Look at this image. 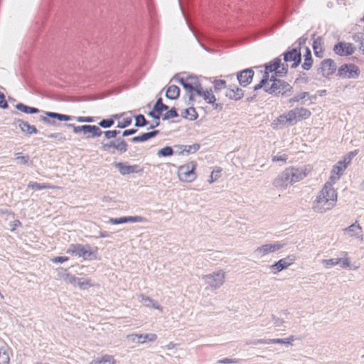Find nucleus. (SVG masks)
I'll return each mask as SVG.
<instances>
[{
    "label": "nucleus",
    "mask_w": 364,
    "mask_h": 364,
    "mask_svg": "<svg viewBox=\"0 0 364 364\" xmlns=\"http://www.w3.org/2000/svg\"><path fill=\"white\" fill-rule=\"evenodd\" d=\"M285 245L286 243H282L280 242H275L273 244H264L258 247L255 250V253L259 255L260 257H263L269 253L274 252L281 250Z\"/></svg>",
    "instance_id": "10"
},
{
    "label": "nucleus",
    "mask_w": 364,
    "mask_h": 364,
    "mask_svg": "<svg viewBox=\"0 0 364 364\" xmlns=\"http://www.w3.org/2000/svg\"><path fill=\"white\" fill-rule=\"evenodd\" d=\"M296 111L298 121L306 119L311 115V111L304 107H296Z\"/></svg>",
    "instance_id": "25"
},
{
    "label": "nucleus",
    "mask_w": 364,
    "mask_h": 364,
    "mask_svg": "<svg viewBox=\"0 0 364 364\" xmlns=\"http://www.w3.org/2000/svg\"><path fill=\"white\" fill-rule=\"evenodd\" d=\"M272 75V83L264 89V92L274 96H289L293 87L284 80H281Z\"/></svg>",
    "instance_id": "3"
},
{
    "label": "nucleus",
    "mask_w": 364,
    "mask_h": 364,
    "mask_svg": "<svg viewBox=\"0 0 364 364\" xmlns=\"http://www.w3.org/2000/svg\"><path fill=\"white\" fill-rule=\"evenodd\" d=\"M345 232H347L350 237H355L356 238H360V240H363L362 235V228L358 223V222H355L353 224L350 225L348 228L343 230Z\"/></svg>",
    "instance_id": "16"
},
{
    "label": "nucleus",
    "mask_w": 364,
    "mask_h": 364,
    "mask_svg": "<svg viewBox=\"0 0 364 364\" xmlns=\"http://www.w3.org/2000/svg\"><path fill=\"white\" fill-rule=\"evenodd\" d=\"M284 114L286 117L285 120L288 122V124L294 125L297 122L298 119L296 108L289 110L288 112Z\"/></svg>",
    "instance_id": "29"
},
{
    "label": "nucleus",
    "mask_w": 364,
    "mask_h": 364,
    "mask_svg": "<svg viewBox=\"0 0 364 364\" xmlns=\"http://www.w3.org/2000/svg\"><path fill=\"white\" fill-rule=\"evenodd\" d=\"M97 252V247L92 248L89 245L71 244L66 252L73 256L82 257L84 259L90 258Z\"/></svg>",
    "instance_id": "4"
},
{
    "label": "nucleus",
    "mask_w": 364,
    "mask_h": 364,
    "mask_svg": "<svg viewBox=\"0 0 364 364\" xmlns=\"http://www.w3.org/2000/svg\"><path fill=\"white\" fill-rule=\"evenodd\" d=\"M204 100L208 103H214L216 100L215 95L213 93V91L210 90H203L201 87V95Z\"/></svg>",
    "instance_id": "34"
},
{
    "label": "nucleus",
    "mask_w": 364,
    "mask_h": 364,
    "mask_svg": "<svg viewBox=\"0 0 364 364\" xmlns=\"http://www.w3.org/2000/svg\"><path fill=\"white\" fill-rule=\"evenodd\" d=\"M46 114L49 117L55 118L60 121H70L72 119V117L69 115L59 114L56 112H46Z\"/></svg>",
    "instance_id": "35"
},
{
    "label": "nucleus",
    "mask_w": 364,
    "mask_h": 364,
    "mask_svg": "<svg viewBox=\"0 0 364 364\" xmlns=\"http://www.w3.org/2000/svg\"><path fill=\"white\" fill-rule=\"evenodd\" d=\"M264 72L268 73H274L273 76L278 77H285L288 73L289 65L282 63L280 58H274L272 61L264 65Z\"/></svg>",
    "instance_id": "5"
},
{
    "label": "nucleus",
    "mask_w": 364,
    "mask_h": 364,
    "mask_svg": "<svg viewBox=\"0 0 364 364\" xmlns=\"http://www.w3.org/2000/svg\"><path fill=\"white\" fill-rule=\"evenodd\" d=\"M173 153V151L171 147L165 146L159 151L158 155L159 156H171Z\"/></svg>",
    "instance_id": "39"
},
{
    "label": "nucleus",
    "mask_w": 364,
    "mask_h": 364,
    "mask_svg": "<svg viewBox=\"0 0 364 364\" xmlns=\"http://www.w3.org/2000/svg\"><path fill=\"white\" fill-rule=\"evenodd\" d=\"M17 159L20 160L21 163L26 164L29 159L28 156H18Z\"/></svg>",
    "instance_id": "63"
},
{
    "label": "nucleus",
    "mask_w": 364,
    "mask_h": 364,
    "mask_svg": "<svg viewBox=\"0 0 364 364\" xmlns=\"http://www.w3.org/2000/svg\"><path fill=\"white\" fill-rule=\"evenodd\" d=\"M272 160L274 162L280 161V162L284 163L287 160V155L285 154L279 153V154H277L276 156H273Z\"/></svg>",
    "instance_id": "46"
},
{
    "label": "nucleus",
    "mask_w": 364,
    "mask_h": 364,
    "mask_svg": "<svg viewBox=\"0 0 364 364\" xmlns=\"http://www.w3.org/2000/svg\"><path fill=\"white\" fill-rule=\"evenodd\" d=\"M286 117L284 114L279 115L277 119H275L272 124L271 127L273 129H278L279 128V126L284 127L288 124V122L285 120Z\"/></svg>",
    "instance_id": "28"
},
{
    "label": "nucleus",
    "mask_w": 364,
    "mask_h": 364,
    "mask_svg": "<svg viewBox=\"0 0 364 364\" xmlns=\"http://www.w3.org/2000/svg\"><path fill=\"white\" fill-rule=\"evenodd\" d=\"M178 117V113L174 108L171 109H167L164 114L163 115V119H173Z\"/></svg>",
    "instance_id": "40"
},
{
    "label": "nucleus",
    "mask_w": 364,
    "mask_h": 364,
    "mask_svg": "<svg viewBox=\"0 0 364 364\" xmlns=\"http://www.w3.org/2000/svg\"><path fill=\"white\" fill-rule=\"evenodd\" d=\"M16 108L24 113L26 114H36L39 112V109L35 107H31L28 106H26L22 103H18L16 105Z\"/></svg>",
    "instance_id": "31"
},
{
    "label": "nucleus",
    "mask_w": 364,
    "mask_h": 364,
    "mask_svg": "<svg viewBox=\"0 0 364 364\" xmlns=\"http://www.w3.org/2000/svg\"><path fill=\"white\" fill-rule=\"evenodd\" d=\"M136 221H139V220L136 217H134H134H128V218L123 217V218H111L110 219V223H112V224H120V223H127V222H136Z\"/></svg>",
    "instance_id": "36"
},
{
    "label": "nucleus",
    "mask_w": 364,
    "mask_h": 364,
    "mask_svg": "<svg viewBox=\"0 0 364 364\" xmlns=\"http://www.w3.org/2000/svg\"><path fill=\"white\" fill-rule=\"evenodd\" d=\"M28 188L32 190H42V189H58L59 187L51 185L50 183H38L36 182H30L28 184Z\"/></svg>",
    "instance_id": "22"
},
{
    "label": "nucleus",
    "mask_w": 364,
    "mask_h": 364,
    "mask_svg": "<svg viewBox=\"0 0 364 364\" xmlns=\"http://www.w3.org/2000/svg\"><path fill=\"white\" fill-rule=\"evenodd\" d=\"M146 124V120L145 117H144V115L139 114L136 117L135 125L136 127H143V126H145Z\"/></svg>",
    "instance_id": "43"
},
{
    "label": "nucleus",
    "mask_w": 364,
    "mask_h": 364,
    "mask_svg": "<svg viewBox=\"0 0 364 364\" xmlns=\"http://www.w3.org/2000/svg\"><path fill=\"white\" fill-rule=\"evenodd\" d=\"M313 58L311 56V52L310 49L306 47V51L304 55V63L301 65V68L305 70H309L312 67Z\"/></svg>",
    "instance_id": "21"
},
{
    "label": "nucleus",
    "mask_w": 364,
    "mask_h": 364,
    "mask_svg": "<svg viewBox=\"0 0 364 364\" xmlns=\"http://www.w3.org/2000/svg\"><path fill=\"white\" fill-rule=\"evenodd\" d=\"M168 109V106L162 102L161 98H159L157 100L154 109L149 112V114L159 120L161 117L163 118L164 112H166Z\"/></svg>",
    "instance_id": "15"
},
{
    "label": "nucleus",
    "mask_w": 364,
    "mask_h": 364,
    "mask_svg": "<svg viewBox=\"0 0 364 364\" xmlns=\"http://www.w3.org/2000/svg\"><path fill=\"white\" fill-rule=\"evenodd\" d=\"M340 263H341V266L342 268H346L350 266V262L348 261V259H341V261Z\"/></svg>",
    "instance_id": "60"
},
{
    "label": "nucleus",
    "mask_w": 364,
    "mask_h": 364,
    "mask_svg": "<svg viewBox=\"0 0 364 364\" xmlns=\"http://www.w3.org/2000/svg\"><path fill=\"white\" fill-rule=\"evenodd\" d=\"M8 107V103L5 100V97L3 92H0V107L1 108H6Z\"/></svg>",
    "instance_id": "56"
},
{
    "label": "nucleus",
    "mask_w": 364,
    "mask_h": 364,
    "mask_svg": "<svg viewBox=\"0 0 364 364\" xmlns=\"http://www.w3.org/2000/svg\"><path fill=\"white\" fill-rule=\"evenodd\" d=\"M77 122H92L94 118L92 117H77L75 118Z\"/></svg>",
    "instance_id": "53"
},
{
    "label": "nucleus",
    "mask_w": 364,
    "mask_h": 364,
    "mask_svg": "<svg viewBox=\"0 0 364 364\" xmlns=\"http://www.w3.org/2000/svg\"><path fill=\"white\" fill-rule=\"evenodd\" d=\"M196 166L197 164L195 161H190L181 166L178 170L179 180L186 183L193 181L197 176L196 172Z\"/></svg>",
    "instance_id": "6"
},
{
    "label": "nucleus",
    "mask_w": 364,
    "mask_h": 364,
    "mask_svg": "<svg viewBox=\"0 0 364 364\" xmlns=\"http://www.w3.org/2000/svg\"><path fill=\"white\" fill-rule=\"evenodd\" d=\"M348 65L344 64L341 65L338 70V75L339 76H344L348 73Z\"/></svg>",
    "instance_id": "51"
},
{
    "label": "nucleus",
    "mask_w": 364,
    "mask_h": 364,
    "mask_svg": "<svg viewBox=\"0 0 364 364\" xmlns=\"http://www.w3.org/2000/svg\"><path fill=\"white\" fill-rule=\"evenodd\" d=\"M336 70V65L332 59H325L321 64L318 69V73H321L324 77H328L332 75Z\"/></svg>",
    "instance_id": "11"
},
{
    "label": "nucleus",
    "mask_w": 364,
    "mask_h": 364,
    "mask_svg": "<svg viewBox=\"0 0 364 364\" xmlns=\"http://www.w3.org/2000/svg\"><path fill=\"white\" fill-rule=\"evenodd\" d=\"M346 168V165L344 164L343 166L341 165L334 166L332 168L331 172L333 173H336L338 175V178L340 177V176L343 173V171Z\"/></svg>",
    "instance_id": "41"
},
{
    "label": "nucleus",
    "mask_w": 364,
    "mask_h": 364,
    "mask_svg": "<svg viewBox=\"0 0 364 364\" xmlns=\"http://www.w3.org/2000/svg\"><path fill=\"white\" fill-rule=\"evenodd\" d=\"M321 41H322V39L321 37H317L316 39L314 40L313 45H312L314 55L318 58H321L323 56L322 55L323 50L321 48Z\"/></svg>",
    "instance_id": "26"
},
{
    "label": "nucleus",
    "mask_w": 364,
    "mask_h": 364,
    "mask_svg": "<svg viewBox=\"0 0 364 364\" xmlns=\"http://www.w3.org/2000/svg\"><path fill=\"white\" fill-rule=\"evenodd\" d=\"M114 120L112 119H102L99 122V125L102 128H108L112 126Z\"/></svg>",
    "instance_id": "48"
},
{
    "label": "nucleus",
    "mask_w": 364,
    "mask_h": 364,
    "mask_svg": "<svg viewBox=\"0 0 364 364\" xmlns=\"http://www.w3.org/2000/svg\"><path fill=\"white\" fill-rule=\"evenodd\" d=\"M308 173L306 167L286 168L272 181V185L277 189L285 190L289 186L306 178Z\"/></svg>",
    "instance_id": "1"
},
{
    "label": "nucleus",
    "mask_w": 364,
    "mask_h": 364,
    "mask_svg": "<svg viewBox=\"0 0 364 364\" xmlns=\"http://www.w3.org/2000/svg\"><path fill=\"white\" fill-rule=\"evenodd\" d=\"M244 96V91L237 86L231 85L229 87V99L239 100Z\"/></svg>",
    "instance_id": "20"
},
{
    "label": "nucleus",
    "mask_w": 364,
    "mask_h": 364,
    "mask_svg": "<svg viewBox=\"0 0 364 364\" xmlns=\"http://www.w3.org/2000/svg\"><path fill=\"white\" fill-rule=\"evenodd\" d=\"M106 363H111L112 364H115L116 360L114 357L110 355H105L100 358V359L97 361L99 364H104Z\"/></svg>",
    "instance_id": "38"
},
{
    "label": "nucleus",
    "mask_w": 364,
    "mask_h": 364,
    "mask_svg": "<svg viewBox=\"0 0 364 364\" xmlns=\"http://www.w3.org/2000/svg\"><path fill=\"white\" fill-rule=\"evenodd\" d=\"M294 340V336H290L289 337H288L287 338H283V341H284L283 344L291 343V342H292Z\"/></svg>",
    "instance_id": "64"
},
{
    "label": "nucleus",
    "mask_w": 364,
    "mask_h": 364,
    "mask_svg": "<svg viewBox=\"0 0 364 364\" xmlns=\"http://www.w3.org/2000/svg\"><path fill=\"white\" fill-rule=\"evenodd\" d=\"M181 115L182 117L188 120H195L198 117V114L195 108L192 107L181 111Z\"/></svg>",
    "instance_id": "24"
},
{
    "label": "nucleus",
    "mask_w": 364,
    "mask_h": 364,
    "mask_svg": "<svg viewBox=\"0 0 364 364\" xmlns=\"http://www.w3.org/2000/svg\"><path fill=\"white\" fill-rule=\"evenodd\" d=\"M132 123L131 117L123 118L122 121L118 122L117 127L119 128H125L128 127Z\"/></svg>",
    "instance_id": "45"
},
{
    "label": "nucleus",
    "mask_w": 364,
    "mask_h": 364,
    "mask_svg": "<svg viewBox=\"0 0 364 364\" xmlns=\"http://www.w3.org/2000/svg\"><path fill=\"white\" fill-rule=\"evenodd\" d=\"M254 75L255 72L252 68H246L237 72L236 73V77L239 84L241 86L246 87L252 82Z\"/></svg>",
    "instance_id": "12"
},
{
    "label": "nucleus",
    "mask_w": 364,
    "mask_h": 364,
    "mask_svg": "<svg viewBox=\"0 0 364 364\" xmlns=\"http://www.w3.org/2000/svg\"><path fill=\"white\" fill-rule=\"evenodd\" d=\"M136 130L134 129H127V130L124 131L122 135L124 136H129V135L134 134V133H136Z\"/></svg>",
    "instance_id": "61"
},
{
    "label": "nucleus",
    "mask_w": 364,
    "mask_h": 364,
    "mask_svg": "<svg viewBox=\"0 0 364 364\" xmlns=\"http://www.w3.org/2000/svg\"><path fill=\"white\" fill-rule=\"evenodd\" d=\"M296 256L294 255H289L285 258L281 259L279 261L276 262L274 264L269 267L272 272L274 274H277L278 272L287 269L290 265H291L296 260Z\"/></svg>",
    "instance_id": "9"
},
{
    "label": "nucleus",
    "mask_w": 364,
    "mask_h": 364,
    "mask_svg": "<svg viewBox=\"0 0 364 364\" xmlns=\"http://www.w3.org/2000/svg\"><path fill=\"white\" fill-rule=\"evenodd\" d=\"M272 318L274 322V325L276 327H280L284 323V321L282 318H279L275 316L274 314L272 315Z\"/></svg>",
    "instance_id": "50"
},
{
    "label": "nucleus",
    "mask_w": 364,
    "mask_h": 364,
    "mask_svg": "<svg viewBox=\"0 0 364 364\" xmlns=\"http://www.w3.org/2000/svg\"><path fill=\"white\" fill-rule=\"evenodd\" d=\"M134 336L137 337L141 339L143 338L142 341H139V343H144L146 341L153 342L157 339V336L155 333H147V334H134Z\"/></svg>",
    "instance_id": "27"
},
{
    "label": "nucleus",
    "mask_w": 364,
    "mask_h": 364,
    "mask_svg": "<svg viewBox=\"0 0 364 364\" xmlns=\"http://www.w3.org/2000/svg\"><path fill=\"white\" fill-rule=\"evenodd\" d=\"M14 125L19 127L21 132L27 134H36L38 132L37 129L34 126L30 125L27 122L21 119H16L14 121Z\"/></svg>",
    "instance_id": "18"
},
{
    "label": "nucleus",
    "mask_w": 364,
    "mask_h": 364,
    "mask_svg": "<svg viewBox=\"0 0 364 364\" xmlns=\"http://www.w3.org/2000/svg\"><path fill=\"white\" fill-rule=\"evenodd\" d=\"M178 82L187 91L190 92L195 91L198 95H201V87L194 78L189 77L186 80L180 78Z\"/></svg>",
    "instance_id": "14"
},
{
    "label": "nucleus",
    "mask_w": 364,
    "mask_h": 364,
    "mask_svg": "<svg viewBox=\"0 0 364 364\" xmlns=\"http://www.w3.org/2000/svg\"><path fill=\"white\" fill-rule=\"evenodd\" d=\"M350 163V157L345 158L343 161H339L338 162V164L339 165H341V166H343L344 164H346L347 166L348 164H349Z\"/></svg>",
    "instance_id": "62"
},
{
    "label": "nucleus",
    "mask_w": 364,
    "mask_h": 364,
    "mask_svg": "<svg viewBox=\"0 0 364 364\" xmlns=\"http://www.w3.org/2000/svg\"><path fill=\"white\" fill-rule=\"evenodd\" d=\"M283 338H272L268 339V344L277 343V344H283Z\"/></svg>",
    "instance_id": "58"
},
{
    "label": "nucleus",
    "mask_w": 364,
    "mask_h": 364,
    "mask_svg": "<svg viewBox=\"0 0 364 364\" xmlns=\"http://www.w3.org/2000/svg\"><path fill=\"white\" fill-rule=\"evenodd\" d=\"M119 145L115 144L114 142H109L102 144V149L104 151H109L110 149H118Z\"/></svg>",
    "instance_id": "52"
},
{
    "label": "nucleus",
    "mask_w": 364,
    "mask_h": 364,
    "mask_svg": "<svg viewBox=\"0 0 364 364\" xmlns=\"http://www.w3.org/2000/svg\"><path fill=\"white\" fill-rule=\"evenodd\" d=\"M337 201V193L330 182H326L313 203L314 211L320 213L332 209Z\"/></svg>",
    "instance_id": "2"
},
{
    "label": "nucleus",
    "mask_w": 364,
    "mask_h": 364,
    "mask_svg": "<svg viewBox=\"0 0 364 364\" xmlns=\"http://www.w3.org/2000/svg\"><path fill=\"white\" fill-rule=\"evenodd\" d=\"M307 38L304 37H301L297 40V43L299 44L298 47L296 48H299V50L301 51V46L304 45L306 43Z\"/></svg>",
    "instance_id": "59"
},
{
    "label": "nucleus",
    "mask_w": 364,
    "mask_h": 364,
    "mask_svg": "<svg viewBox=\"0 0 364 364\" xmlns=\"http://www.w3.org/2000/svg\"><path fill=\"white\" fill-rule=\"evenodd\" d=\"M348 78H358L360 75V69L355 64H349L348 68Z\"/></svg>",
    "instance_id": "33"
},
{
    "label": "nucleus",
    "mask_w": 364,
    "mask_h": 364,
    "mask_svg": "<svg viewBox=\"0 0 364 364\" xmlns=\"http://www.w3.org/2000/svg\"><path fill=\"white\" fill-rule=\"evenodd\" d=\"M11 352L8 348H0V364H9Z\"/></svg>",
    "instance_id": "30"
},
{
    "label": "nucleus",
    "mask_w": 364,
    "mask_h": 364,
    "mask_svg": "<svg viewBox=\"0 0 364 364\" xmlns=\"http://www.w3.org/2000/svg\"><path fill=\"white\" fill-rule=\"evenodd\" d=\"M341 261V259L336 258V259H323L321 262L326 268L328 269L335 265L340 264Z\"/></svg>",
    "instance_id": "37"
},
{
    "label": "nucleus",
    "mask_w": 364,
    "mask_h": 364,
    "mask_svg": "<svg viewBox=\"0 0 364 364\" xmlns=\"http://www.w3.org/2000/svg\"><path fill=\"white\" fill-rule=\"evenodd\" d=\"M356 48L350 43L338 42L333 47V51L340 56L350 55L354 53Z\"/></svg>",
    "instance_id": "13"
},
{
    "label": "nucleus",
    "mask_w": 364,
    "mask_h": 364,
    "mask_svg": "<svg viewBox=\"0 0 364 364\" xmlns=\"http://www.w3.org/2000/svg\"><path fill=\"white\" fill-rule=\"evenodd\" d=\"M221 176V169L218 168L216 169H214L210 175V183H213L218 178H220Z\"/></svg>",
    "instance_id": "44"
},
{
    "label": "nucleus",
    "mask_w": 364,
    "mask_h": 364,
    "mask_svg": "<svg viewBox=\"0 0 364 364\" xmlns=\"http://www.w3.org/2000/svg\"><path fill=\"white\" fill-rule=\"evenodd\" d=\"M180 89L178 86L172 85L167 87L166 96L171 100H176L179 97Z\"/></svg>",
    "instance_id": "23"
},
{
    "label": "nucleus",
    "mask_w": 364,
    "mask_h": 364,
    "mask_svg": "<svg viewBox=\"0 0 364 364\" xmlns=\"http://www.w3.org/2000/svg\"><path fill=\"white\" fill-rule=\"evenodd\" d=\"M158 133V131H154L151 132L144 133L140 136H135L132 139L133 141L139 142V141H145L154 136H155Z\"/></svg>",
    "instance_id": "32"
},
{
    "label": "nucleus",
    "mask_w": 364,
    "mask_h": 364,
    "mask_svg": "<svg viewBox=\"0 0 364 364\" xmlns=\"http://www.w3.org/2000/svg\"><path fill=\"white\" fill-rule=\"evenodd\" d=\"M248 345L268 344V339H255L247 341Z\"/></svg>",
    "instance_id": "49"
},
{
    "label": "nucleus",
    "mask_w": 364,
    "mask_h": 364,
    "mask_svg": "<svg viewBox=\"0 0 364 364\" xmlns=\"http://www.w3.org/2000/svg\"><path fill=\"white\" fill-rule=\"evenodd\" d=\"M119 134V131L112 130L105 132V136L107 139L114 138Z\"/></svg>",
    "instance_id": "55"
},
{
    "label": "nucleus",
    "mask_w": 364,
    "mask_h": 364,
    "mask_svg": "<svg viewBox=\"0 0 364 364\" xmlns=\"http://www.w3.org/2000/svg\"><path fill=\"white\" fill-rule=\"evenodd\" d=\"M77 285L82 289H85L92 286L89 279L81 281L80 279H78Z\"/></svg>",
    "instance_id": "47"
},
{
    "label": "nucleus",
    "mask_w": 364,
    "mask_h": 364,
    "mask_svg": "<svg viewBox=\"0 0 364 364\" xmlns=\"http://www.w3.org/2000/svg\"><path fill=\"white\" fill-rule=\"evenodd\" d=\"M303 100H304V98H303L301 92V93H299V94L294 95L293 97L290 98L289 100V103L292 105L295 102H301V104L304 105V102L302 101Z\"/></svg>",
    "instance_id": "42"
},
{
    "label": "nucleus",
    "mask_w": 364,
    "mask_h": 364,
    "mask_svg": "<svg viewBox=\"0 0 364 364\" xmlns=\"http://www.w3.org/2000/svg\"><path fill=\"white\" fill-rule=\"evenodd\" d=\"M282 55L284 56V63H292L290 68L294 69L299 66L301 62V54L299 48H290L284 52Z\"/></svg>",
    "instance_id": "8"
},
{
    "label": "nucleus",
    "mask_w": 364,
    "mask_h": 364,
    "mask_svg": "<svg viewBox=\"0 0 364 364\" xmlns=\"http://www.w3.org/2000/svg\"><path fill=\"white\" fill-rule=\"evenodd\" d=\"M68 259H69V258L68 257L59 256V257H55L51 259V261L53 263H63V262H67Z\"/></svg>",
    "instance_id": "54"
},
{
    "label": "nucleus",
    "mask_w": 364,
    "mask_h": 364,
    "mask_svg": "<svg viewBox=\"0 0 364 364\" xmlns=\"http://www.w3.org/2000/svg\"><path fill=\"white\" fill-rule=\"evenodd\" d=\"M68 127L73 128V131L75 134L83 133L85 135H87V138L90 137H98L100 136L102 134V132L100 129L95 125H81V126H75L73 124H67Z\"/></svg>",
    "instance_id": "7"
},
{
    "label": "nucleus",
    "mask_w": 364,
    "mask_h": 364,
    "mask_svg": "<svg viewBox=\"0 0 364 364\" xmlns=\"http://www.w3.org/2000/svg\"><path fill=\"white\" fill-rule=\"evenodd\" d=\"M269 82L272 83V76H269V73H268L267 72L264 71L261 80L259 81V82L258 84H257L254 86V87H253L254 91H257L260 89H263L264 90V89L267 87L269 86Z\"/></svg>",
    "instance_id": "19"
},
{
    "label": "nucleus",
    "mask_w": 364,
    "mask_h": 364,
    "mask_svg": "<svg viewBox=\"0 0 364 364\" xmlns=\"http://www.w3.org/2000/svg\"><path fill=\"white\" fill-rule=\"evenodd\" d=\"M66 277L68 279V282L71 284H75L78 281V278L70 274V273L66 274Z\"/></svg>",
    "instance_id": "57"
},
{
    "label": "nucleus",
    "mask_w": 364,
    "mask_h": 364,
    "mask_svg": "<svg viewBox=\"0 0 364 364\" xmlns=\"http://www.w3.org/2000/svg\"><path fill=\"white\" fill-rule=\"evenodd\" d=\"M116 167L118 168L119 171L122 175L137 173L142 171L138 165L131 166L123 163L117 164Z\"/></svg>",
    "instance_id": "17"
}]
</instances>
